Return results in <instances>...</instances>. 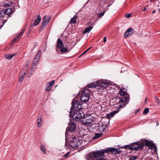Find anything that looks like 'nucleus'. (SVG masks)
<instances>
[{
    "label": "nucleus",
    "mask_w": 160,
    "mask_h": 160,
    "mask_svg": "<svg viewBox=\"0 0 160 160\" xmlns=\"http://www.w3.org/2000/svg\"><path fill=\"white\" fill-rule=\"evenodd\" d=\"M106 126L103 124H99L97 129L98 132H102L106 128Z\"/></svg>",
    "instance_id": "14"
},
{
    "label": "nucleus",
    "mask_w": 160,
    "mask_h": 160,
    "mask_svg": "<svg viewBox=\"0 0 160 160\" xmlns=\"http://www.w3.org/2000/svg\"><path fill=\"white\" fill-rule=\"evenodd\" d=\"M143 143L146 146L149 147L152 143L151 142L148 140H144L143 141Z\"/></svg>",
    "instance_id": "27"
},
{
    "label": "nucleus",
    "mask_w": 160,
    "mask_h": 160,
    "mask_svg": "<svg viewBox=\"0 0 160 160\" xmlns=\"http://www.w3.org/2000/svg\"><path fill=\"white\" fill-rule=\"evenodd\" d=\"M137 158V156H134L131 157L130 159V160H135Z\"/></svg>",
    "instance_id": "40"
},
{
    "label": "nucleus",
    "mask_w": 160,
    "mask_h": 160,
    "mask_svg": "<svg viewBox=\"0 0 160 160\" xmlns=\"http://www.w3.org/2000/svg\"><path fill=\"white\" fill-rule=\"evenodd\" d=\"M106 41H107L106 38L105 37H104L103 38V42H106Z\"/></svg>",
    "instance_id": "48"
},
{
    "label": "nucleus",
    "mask_w": 160,
    "mask_h": 160,
    "mask_svg": "<svg viewBox=\"0 0 160 160\" xmlns=\"http://www.w3.org/2000/svg\"><path fill=\"white\" fill-rule=\"evenodd\" d=\"M155 99L157 100V102L158 103V104H159V99L157 96H156L155 97Z\"/></svg>",
    "instance_id": "45"
},
{
    "label": "nucleus",
    "mask_w": 160,
    "mask_h": 160,
    "mask_svg": "<svg viewBox=\"0 0 160 160\" xmlns=\"http://www.w3.org/2000/svg\"><path fill=\"white\" fill-rule=\"evenodd\" d=\"M129 98V96H128L127 97L126 96H124L120 98L118 102V103L120 104L119 105V108H120L124 107L128 103V99Z\"/></svg>",
    "instance_id": "9"
},
{
    "label": "nucleus",
    "mask_w": 160,
    "mask_h": 160,
    "mask_svg": "<svg viewBox=\"0 0 160 160\" xmlns=\"http://www.w3.org/2000/svg\"><path fill=\"white\" fill-rule=\"evenodd\" d=\"M74 140H75L76 141H75L74 142H72L71 144V147L75 148V147H77L78 146V144L76 142L77 139H74Z\"/></svg>",
    "instance_id": "32"
},
{
    "label": "nucleus",
    "mask_w": 160,
    "mask_h": 160,
    "mask_svg": "<svg viewBox=\"0 0 160 160\" xmlns=\"http://www.w3.org/2000/svg\"><path fill=\"white\" fill-rule=\"evenodd\" d=\"M54 80H53L51 82L48 83L49 85L47 87L46 89V91H49L52 89V88L53 86V85L54 84Z\"/></svg>",
    "instance_id": "16"
},
{
    "label": "nucleus",
    "mask_w": 160,
    "mask_h": 160,
    "mask_svg": "<svg viewBox=\"0 0 160 160\" xmlns=\"http://www.w3.org/2000/svg\"><path fill=\"white\" fill-rule=\"evenodd\" d=\"M38 44L37 42H36L34 43V46H36Z\"/></svg>",
    "instance_id": "50"
},
{
    "label": "nucleus",
    "mask_w": 160,
    "mask_h": 160,
    "mask_svg": "<svg viewBox=\"0 0 160 160\" xmlns=\"http://www.w3.org/2000/svg\"><path fill=\"white\" fill-rule=\"evenodd\" d=\"M102 2H103L104 3H106L107 2V0H102Z\"/></svg>",
    "instance_id": "47"
},
{
    "label": "nucleus",
    "mask_w": 160,
    "mask_h": 160,
    "mask_svg": "<svg viewBox=\"0 0 160 160\" xmlns=\"http://www.w3.org/2000/svg\"><path fill=\"white\" fill-rule=\"evenodd\" d=\"M102 135V134L101 133H96L94 136L93 138L94 139L98 138L100 137H101Z\"/></svg>",
    "instance_id": "30"
},
{
    "label": "nucleus",
    "mask_w": 160,
    "mask_h": 160,
    "mask_svg": "<svg viewBox=\"0 0 160 160\" xmlns=\"http://www.w3.org/2000/svg\"><path fill=\"white\" fill-rule=\"evenodd\" d=\"M149 108H146L144 109V110L143 111V113L144 114H146L149 112Z\"/></svg>",
    "instance_id": "33"
},
{
    "label": "nucleus",
    "mask_w": 160,
    "mask_h": 160,
    "mask_svg": "<svg viewBox=\"0 0 160 160\" xmlns=\"http://www.w3.org/2000/svg\"><path fill=\"white\" fill-rule=\"evenodd\" d=\"M149 147V148L151 150H155L157 149V147L154 143H152Z\"/></svg>",
    "instance_id": "31"
},
{
    "label": "nucleus",
    "mask_w": 160,
    "mask_h": 160,
    "mask_svg": "<svg viewBox=\"0 0 160 160\" xmlns=\"http://www.w3.org/2000/svg\"><path fill=\"white\" fill-rule=\"evenodd\" d=\"M33 72H30V70H29V72H28V75H27V76L28 77H30L32 73H33Z\"/></svg>",
    "instance_id": "39"
},
{
    "label": "nucleus",
    "mask_w": 160,
    "mask_h": 160,
    "mask_svg": "<svg viewBox=\"0 0 160 160\" xmlns=\"http://www.w3.org/2000/svg\"><path fill=\"white\" fill-rule=\"evenodd\" d=\"M36 64H33L32 65V68L33 69H34V70H35V69H36Z\"/></svg>",
    "instance_id": "46"
},
{
    "label": "nucleus",
    "mask_w": 160,
    "mask_h": 160,
    "mask_svg": "<svg viewBox=\"0 0 160 160\" xmlns=\"http://www.w3.org/2000/svg\"><path fill=\"white\" fill-rule=\"evenodd\" d=\"M91 48V47H90L88 49L86 50H88V51Z\"/></svg>",
    "instance_id": "54"
},
{
    "label": "nucleus",
    "mask_w": 160,
    "mask_h": 160,
    "mask_svg": "<svg viewBox=\"0 0 160 160\" xmlns=\"http://www.w3.org/2000/svg\"><path fill=\"white\" fill-rule=\"evenodd\" d=\"M147 9L146 8H145L143 9V11H146V10Z\"/></svg>",
    "instance_id": "52"
},
{
    "label": "nucleus",
    "mask_w": 160,
    "mask_h": 160,
    "mask_svg": "<svg viewBox=\"0 0 160 160\" xmlns=\"http://www.w3.org/2000/svg\"><path fill=\"white\" fill-rule=\"evenodd\" d=\"M106 12V11L104 10L102 12L98 13L97 14V15L98 18H101L104 14Z\"/></svg>",
    "instance_id": "25"
},
{
    "label": "nucleus",
    "mask_w": 160,
    "mask_h": 160,
    "mask_svg": "<svg viewBox=\"0 0 160 160\" xmlns=\"http://www.w3.org/2000/svg\"><path fill=\"white\" fill-rule=\"evenodd\" d=\"M39 61V60H38L35 58L34 59L33 61V64H37Z\"/></svg>",
    "instance_id": "36"
},
{
    "label": "nucleus",
    "mask_w": 160,
    "mask_h": 160,
    "mask_svg": "<svg viewBox=\"0 0 160 160\" xmlns=\"http://www.w3.org/2000/svg\"><path fill=\"white\" fill-rule=\"evenodd\" d=\"M98 85L103 88H106L108 86V83L105 82H101L100 85L99 84Z\"/></svg>",
    "instance_id": "26"
},
{
    "label": "nucleus",
    "mask_w": 160,
    "mask_h": 160,
    "mask_svg": "<svg viewBox=\"0 0 160 160\" xmlns=\"http://www.w3.org/2000/svg\"><path fill=\"white\" fill-rule=\"evenodd\" d=\"M72 106L71 108V110L70 112V114H71L73 111L80 110L81 109V104L79 101L73 100L72 102Z\"/></svg>",
    "instance_id": "5"
},
{
    "label": "nucleus",
    "mask_w": 160,
    "mask_h": 160,
    "mask_svg": "<svg viewBox=\"0 0 160 160\" xmlns=\"http://www.w3.org/2000/svg\"><path fill=\"white\" fill-rule=\"evenodd\" d=\"M4 23L5 22L4 21H1V22H0V27H1V28H2Z\"/></svg>",
    "instance_id": "41"
},
{
    "label": "nucleus",
    "mask_w": 160,
    "mask_h": 160,
    "mask_svg": "<svg viewBox=\"0 0 160 160\" xmlns=\"http://www.w3.org/2000/svg\"><path fill=\"white\" fill-rule=\"evenodd\" d=\"M15 54H6L5 56V57L8 60L11 59Z\"/></svg>",
    "instance_id": "28"
},
{
    "label": "nucleus",
    "mask_w": 160,
    "mask_h": 160,
    "mask_svg": "<svg viewBox=\"0 0 160 160\" xmlns=\"http://www.w3.org/2000/svg\"><path fill=\"white\" fill-rule=\"evenodd\" d=\"M41 20V17L40 15H38V16L37 18L34 22L33 25L36 26H37L40 22Z\"/></svg>",
    "instance_id": "18"
},
{
    "label": "nucleus",
    "mask_w": 160,
    "mask_h": 160,
    "mask_svg": "<svg viewBox=\"0 0 160 160\" xmlns=\"http://www.w3.org/2000/svg\"><path fill=\"white\" fill-rule=\"evenodd\" d=\"M119 93L121 96H123L126 94L127 92L125 89L122 88L120 90Z\"/></svg>",
    "instance_id": "22"
},
{
    "label": "nucleus",
    "mask_w": 160,
    "mask_h": 160,
    "mask_svg": "<svg viewBox=\"0 0 160 160\" xmlns=\"http://www.w3.org/2000/svg\"><path fill=\"white\" fill-rule=\"evenodd\" d=\"M147 101V98H146L145 99V102H146Z\"/></svg>",
    "instance_id": "57"
},
{
    "label": "nucleus",
    "mask_w": 160,
    "mask_h": 160,
    "mask_svg": "<svg viewBox=\"0 0 160 160\" xmlns=\"http://www.w3.org/2000/svg\"><path fill=\"white\" fill-rule=\"evenodd\" d=\"M70 153V152H67L63 156V157L66 158L69 155V154Z\"/></svg>",
    "instance_id": "44"
},
{
    "label": "nucleus",
    "mask_w": 160,
    "mask_h": 160,
    "mask_svg": "<svg viewBox=\"0 0 160 160\" xmlns=\"http://www.w3.org/2000/svg\"><path fill=\"white\" fill-rule=\"evenodd\" d=\"M105 153H109L110 152L112 154L114 155L118 154L121 152L119 148H108L106 149H104Z\"/></svg>",
    "instance_id": "8"
},
{
    "label": "nucleus",
    "mask_w": 160,
    "mask_h": 160,
    "mask_svg": "<svg viewBox=\"0 0 160 160\" xmlns=\"http://www.w3.org/2000/svg\"><path fill=\"white\" fill-rule=\"evenodd\" d=\"M4 6L5 7H11L12 6V4L11 3H5L4 4Z\"/></svg>",
    "instance_id": "37"
},
{
    "label": "nucleus",
    "mask_w": 160,
    "mask_h": 160,
    "mask_svg": "<svg viewBox=\"0 0 160 160\" xmlns=\"http://www.w3.org/2000/svg\"><path fill=\"white\" fill-rule=\"evenodd\" d=\"M77 18V16L76 15H75L73 18L71 19L70 22L71 23H75L76 22Z\"/></svg>",
    "instance_id": "24"
},
{
    "label": "nucleus",
    "mask_w": 160,
    "mask_h": 160,
    "mask_svg": "<svg viewBox=\"0 0 160 160\" xmlns=\"http://www.w3.org/2000/svg\"><path fill=\"white\" fill-rule=\"evenodd\" d=\"M40 150L45 154H46V150L45 146L44 145H41L40 147Z\"/></svg>",
    "instance_id": "20"
},
{
    "label": "nucleus",
    "mask_w": 160,
    "mask_h": 160,
    "mask_svg": "<svg viewBox=\"0 0 160 160\" xmlns=\"http://www.w3.org/2000/svg\"><path fill=\"white\" fill-rule=\"evenodd\" d=\"M21 37V36L19 35V34H18L16 36V38L14 39V41L15 42L16 41H18Z\"/></svg>",
    "instance_id": "35"
},
{
    "label": "nucleus",
    "mask_w": 160,
    "mask_h": 160,
    "mask_svg": "<svg viewBox=\"0 0 160 160\" xmlns=\"http://www.w3.org/2000/svg\"><path fill=\"white\" fill-rule=\"evenodd\" d=\"M90 91L88 89H85L82 90L80 96L81 101L85 103L88 102L90 98Z\"/></svg>",
    "instance_id": "3"
},
{
    "label": "nucleus",
    "mask_w": 160,
    "mask_h": 160,
    "mask_svg": "<svg viewBox=\"0 0 160 160\" xmlns=\"http://www.w3.org/2000/svg\"><path fill=\"white\" fill-rule=\"evenodd\" d=\"M84 54H83V53H82L81 55H80V57H81L82 56H83Z\"/></svg>",
    "instance_id": "56"
},
{
    "label": "nucleus",
    "mask_w": 160,
    "mask_h": 160,
    "mask_svg": "<svg viewBox=\"0 0 160 160\" xmlns=\"http://www.w3.org/2000/svg\"><path fill=\"white\" fill-rule=\"evenodd\" d=\"M76 125L75 123L72 122H70L68 127L67 128L65 132L66 136L67 133V132L69 131L71 132H74L76 129Z\"/></svg>",
    "instance_id": "10"
},
{
    "label": "nucleus",
    "mask_w": 160,
    "mask_h": 160,
    "mask_svg": "<svg viewBox=\"0 0 160 160\" xmlns=\"http://www.w3.org/2000/svg\"><path fill=\"white\" fill-rule=\"evenodd\" d=\"M63 45V42L60 38H59L57 41V45L56 47V50L58 53L59 52V49H60V51L62 53H67L71 50V48H69L68 46L65 47H62Z\"/></svg>",
    "instance_id": "1"
},
{
    "label": "nucleus",
    "mask_w": 160,
    "mask_h": 160,
    "mask_svg": "<svg viewBox=\"0 0 160 160\" xmlns=\"http://www.w3.org/2000/svg\"><path fill=\"white\" fill-rule=\"evenodd\" d=\"M30 72H34V71L35 70L34 69H33L32 68L30 69Z\"/></svg>",
    "instance_id": "49"
},
{
    "label": "nucleus",
    "mask_w": 160,
    "mask_h": 160,
    "mask_svg": "<svg viewBox=\"0 0 160 160\" xmlns=\"http://www.w3.org/2000/svg\"><path fill=\"white\" fill-rule=\"evenodd\" d=\"M89 23V24H90L91 23V22H89L88 23V24Z\"/></svg>",
    "instance_id": "59"
},
{
    "label": "nucleus",
    "mask_w": 160,
    "mask_h": 160,
    "mask_svg": "<svg viewBox=\"0 0 160 160\" xmlns=\"http://www.w3.org/2000/svg\"><path fill=\"white\" fill-rule=\"evenodd\" d=\"M119 112V110H115L112 111V112L110 113L109 114H108L106 116L107 118H110L111 117H113L114 116V115L118 113Z\"/></svg>",
    "instance_id": "15"
},
{
    "label": "nucleus",
    "mask_w": 160,
    "mask_h": 160,
    "mask_svg": "<svg viewBox=\"0 0 160 160\" xmlns=\"http://www.w3.org/2000/svg\"><path fill=\"white\" fill-rule=\"evenodd\" d=\"M139 109H138V110H137L135 111V113H136H136H137V112L139 111Z\"/></svg>",
    "instance_id": "53"
},
{
    "label": "nucleus",
    "mask_w": 160,
    "mask_h": 160,
    "mask_svg": "<svg viewBox=\"0 0 160 160\" xmlns=\"http://www.w3.org/2000/svg\"><path fill=\"white\" fill-rule=\"evenodd\" d=\"M50 19L51 18L50 17L44 16L43 18V21L42 22L40 27L41 28H44L46 26Z\"/></svg>",
    "instance_id": "13"
},
{
    "label": "nucleus",
    "mask_w": 160,
    "mask_h": 160,
    "mask_svg": "<svg viewBox=\"0 0 160 160\" xmlns=\"http://www.w3.org/2000/svg\"><path fill=\"white\" fill-rule=\"evenodd\" d=\"M4 14L6 15H9L12 12V10L10 8H8L3 9Z\"/></svg>",
    "instance_id": "17"
},
{
    "label": "nucleus",
    "mask_w": 160,
    "mask_h": 160,
    "mask_svg": "<svg viewBox=\"0 0 160 160\" xmlns=\"http://www.w3.org/2000/svg\"><path fill=\"white\" fill-rule=\"evenodd\" d=\"M131 16V13L126 14L125 15V17L126 18H128L130 17Z\"/></svg>",
    "instance_id": "42"
},
{
    "label": "nucleus",
    "mask_w": 160,
    "mask_h": 160,
    "mask_svg": "<svg viewBox=\"0 0 160 160\" xmlns=\"http://www.w3.org/2000/svg\"><path fill=\"white\" fill-rule=\"evenodd\" d=\"M37 122L38 127H41L42 125V117L41 116L38 117Z\"/></svg>",
    "instance_id": "19"
},
{
    "label": "nucleus",
    "mask_w": 160,
    "mask_h": 160,
    "mask_svg": "<svg viewBox=\"0 0 160 160\" xmlns=\"http://www.w3.org/2000/svg\"><path fill=\"white\" fill-rule=\"evenodd\" d=\"M41 50H39L38 51V53H37L35 58L39 60L41 57Z\"/></svg>",
    "instance_id": "29"
},
{
    "label": "nucleus",
    "mask_w": 160,
    "mask_h": 160,
    "mask_svg": "<svg viewBox=\"0 0 160 160\" xmlns=\"http://www.w3.org/2000/svg\"><path fill=\"white\" fill-rule=\"evenodd\" d=\"M144 148V144L140 142L132 143L131 145L130 150L138 151L139 149L142 150Z\"/></svg>",
    "instance_id": "4"
},
{
    "label": "nucleus",
    "mask_w": 160,
    "mask_h": 160,
    "mask_svg": "<svg viewBox=\"0 0 160 160\" xmlns=\"http://www.w3.org/2000/svg\"><path fill=\"white\" fill-rule=\"evenodd\" d=\"M25 31V29H23L22 30V31H21L19 33V35L21 36V37H22V35H23V33Z\"/></svg>",
    "instance_id": "43"
},
{
    "label": "nucleus",
    "mask_w": 160,
    "mask_h": 160,
    "mask_svg": "<svg viewBox=\"0 0 160 160\" xmlns=\"http://www.w3.org/2000/svg\"><path fill=\"white\" fill-rule=\"evenodd\" d=\"M134 31V29L132 28H129L125 32L124 35V38H127L129 37L133 34Z\"/></svg>",
    "instance_id": "12"
},
{
    "label": "nucleus",
    "mask_w": 160,
    "mask_h": 160,
    "mask_svg": "<svg viewBox=\"0 0 160 160\" xmlns=\"http://www.w3.org/2000/svg\"><path fill=\"white\" fill-rule=\"evenodd\" d=\"M82 112L80 110H76L73 111L71 114H69L70 116H72L73 119L77 121L82 118Z\"/></svg>",
    "instance_id": "6"
},
{
    "label": "nucleus",
    "mask_w": 160,
    "mask_h": 160,
    "mask_svg": "<svg viewBox=\"0 0 160 160\" xmlns=\"http://www.w3.org/2000/svg\"><path fill=\"white\" fill-rule=\"evenodd\" d=\"M4 14L3 10H0V18L3 17Z\"/></svg>",
    "instance_id": "38"
},
{
    "label": "nucleus",
    "mask_w": 160,
    "mask_h": 160,
    "mask_svg": "<svg viewBox=\"0 0 160 160\" xmlns=\"http://www.w3.org/2000/svg\"><path fill=\"white\" fill-rule=\"evenodd\" d=\"M153 0H150L151 2H152V1H153Z\"/></svg>",
    "instance_id": "58"
},
{
    "label": "nucleus",
    "mask_w": 160,
    "mask_h": 160,
    "mask_svg": "<svg viewBox=\"0 0 160 160\" xmlns=\"http://www.w3.org/2000/svg\"><path fill=\"white\" fill-rule=\"evenodd\" d=\"M130 147H131V145H125L124 146H122L121 148H123L125 149H127L128 148L129 150H130Z\"/></svg>",
    "instance_id": "34"
},
{
    "label": "nucleus",
    "mask_w": 160,
    "mask_h": 160,
    "mask_svg": "<svg viewBox=\"0 0 160 160\" xmlns=\"http://www.w3.org/2000/svg\"><path fill=\"white\" fill-rule=\"evenodd\" d=\"M88 52V50H86L83 53V54H85L86 53Z\"/></svg>",
    "instance_id": "51"
},
{
    "label": "nucleus",
    "mask_w": 160,
    "mask_h": 160,
    "mask_svg": "<svg viewBox=\"0 0 160 160\" xmlns=\"http://www.w3.org/2000/svg\"><path fill=\"white\" fill-rule=\"evenodd\" d=\"M93 27L90 26L86 28L85 30L83 32V33L85 34L87 33H89L90 31L92 29Z\"/></svg>",
    "instance_id": "21"
},
{
    "label": "nucleus",
    "mask_w": 160,
    "mask_h": 160,
    "mask_svg": "<svg viewBox=\"0 0 160 160\" xmlns=\"http://www.w3.org/2000/svg\"><path fill=\"white\" fill-rule=\"evenodd\" d=\"M1 28H2L0 27V29Z\"/></svg>",
    "instance_id": "60"
},
{
    "label": "nucleus",
    "mask_w": 160,
    "mask_h": 160,
    "mask_svg": "<svg viewBox=\"0 0 160 160\" xmlns=\"http://www.w3.org/2000/svg\"><path fill=\"white\" fill-rule=\"evenodd\" d=\"M28 69L26 67L23 69L19 75L18 81L21 82L23 80L24 77L28 73Z\"/></svg>",
    "instance_id": "11"
},
{
    "label": "nucleus",
    "mask_w": 160,
    "mask_h": 160,
    "mask_svg": "<svg viewBox=\"0 0 160 160\" xmlns=\"http://www.w3.org/2000/svg\"><path fill=\"white\" fill-rule=\"evenodd\" d=\"M155 12H156V11H155V10H154V11L152 12V13H154Z\"/></svg>",
    "instance_id": "55"
},
{
    "label": "nucleus",
    "mask_w": 160,
    "mask_h": 160,
    "mask_svg": "<svg viewBox=\"0 0 160 160\" xmlns=\"http://www.w3.org/2000/svg\"><path fill=\"white\" fill-rule=\"evenodd\" d=\"M99 85L98 84H96L95 83H91L90 84H88L87 86L88 88H95L97 86H99Z\"/></svg>",
    "instance_id": "23"
},
{
    "label": "nucleus",
    "mask_w": 160,
    "mask_h": 160,
    "mask_svg": "<svg viewBox=\"0 0 160 160\" xmlns=\"http://www.w3.org/2000/svg\"><path fill=\"white\" fill-rule=\"evenodd\" d=\"M82 119L81 122L83 125H88L93 122V118L90 115H89V116L87 115L86 117L85 115H84L82 117Z\"/></svg>",
    "instance_id": "7"
},
{
    "label": "nucleus",
    "mask_w": 160,
    "mask_h": 160,
    "mask_svg": "<svg viewBox=\"0 0 160 160\" xmlns=\"http://www.w3.org/2000/svg\"><path fill=\"white\" fill-rule=\"evenodd\" d=\"M104 153H105L104 149L92 152L93 158L96 160H106L104 159Z\"/></svg>",
    "instance_id": "2"
}]
</instances>
